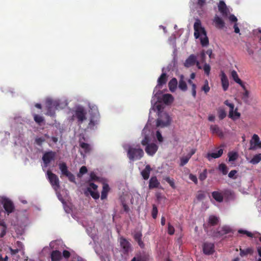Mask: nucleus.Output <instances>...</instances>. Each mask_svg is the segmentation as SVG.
<instances>
[{
	"mask_svg": "<svg viewBox=\"0 0 261 261\" xmlns=\"http://www.w3.org/2000/svg\"><path fill=\"white\" fill-rule=\"evenodd\" d=\"M65 176L68 177L70 181L73 183H76L75 176L72 173L69 172Z\"/></svg>",
	"mask_w": 261,
	"mask_h": 261,
	"instance_id": "49",
	"label": "nucleus"
},
{
	"mask_svg": "<svg viewBox=\"0 0 261 261\" xmlns=\"http://www.w3.org/2000/svg\"><path fill=\"white\" fill-rule=\"evenodd\" d=\"M165 179L171 187L175 188L174 182L173 179H171L169 177H166Z\"/></svg>",
	"mask_w": 261,
	"mask_h": 261,
	"instance_id": "56",
	"label": "nucleus"
},
{
	"mask_svg": "<svg viewBox=\"0 0 261 261\" xmlns=\"http://www.w3.org/2000/svg\"><path fill=\"white\" fill-rule=\"evenodd\" d=\"M120 245L121 247L125 251H128L130 248L129 243L124 238L120 239Z\"/></svg>",
	"mask_w": 261,
	"mask_h": 261,
	"instance_id": "31",
	"label": "nucleus"
},
{
	"mask_svg": "<svg viewBox=\"0 0 261 261\" xmlns=\"http://www.w3.org/2000/svg\"><path fill=\"white\" fill-rule=\"evenodd\" d=\"M144 154L143 149L138 145L137 147L129 146L127 151V157L132 161L140 160Z\"/></svg>",
	"mask_w": 261,
	"mask_h": 261,
	"instance_id": "2",
	"label": "nucleus"
},
{
	"mask_svg": "<svg viewBox=\"0 0 261 261\" xmlns=\"http://www.w3.org/2000/svg\"><path fill=\"white\" fill-rule=\"evenodd\" d=\"M110 191V187L107 184H104L101 193V199L104 200L107 198L108 192Z\"/></svg>",
	"mask_w": 261,
	"mask_h": 261,
	"instance_id": "25",
	"label": "nucleus"
},
{
	"mask_svg": "<svg viewBox=\"0 0 261 261\" xmlns=\"http://www.w3.org/2000/svg\"><path fill=\"white\" fill-rule=\"evenodd\" d=\"M250 150H255L256 148H261V141L259 140L258 136L256 134H254L250 141Z\"/></svg>",
	"mask_w": 261,
	"mask_h": 261,
	"instance_id": "10",
	"label": "nucleus"
},
{
	"mask_svg": "<svg viewBox=\"0 0 261 261\" xmlns=\"http://www.w3.org/2000/svg\"><path fill=\"white\" fill-rule=\"evenodd\" d=\"M63 256L65 258H68L70 256V253L69 251H67V250H64L63 252Z\"/></svg>",
	"mask_w": 261,
	"mask_h": 261,
	"instance_id": "61",
	"label": "nucleus"
},
{
	"mask_svg": "<svg viewBox=\"0 0 261 261\" xmlns=\"http://www.w3.org/2000/svg\"><path fill=\"white\" fill-rule=\"evenodd\" d=\"M205 197V195L204 193V192L200 191L198 192V193L196 195L197 199L199 200H203Z\"/></svg>",
	"mask_w": 261,
	"mask_h": 261,
	"instance_id": "47",
	"label": "nucleus"
},
{
	"mask_svg": "<svg viewBox=\"0 0 261 261\" xmlns=\"http://www.w3.org/2000/svg\"><path fill=\"white\" fill-rule=\"evenodd\" d=\"M45 140L43 137L37 138L35 139V143L39 146H41L42 143L45 142Z\"/></svg>",
	"mask_w": 261,
	"mask_h": 261,
	"instance_id": "55",
	"label": "nucleus"
},
{
	"mask_svg": "<svg viewBox=\"0 0 261 261\" xmlns=\"http://www.w3.org/2000/svg\"><path fill=\"white\" fill-rule=\"evenodd\" d=\"M90 179L92 180H97L98 179V177L96 176V175L94 172H91L90 175Z\"/></svg>",
	"mask_w": 261,
	"mask_h": 261,
	"instance_id": "62",
	"label": "nucleus"
},
{
	"mask_svg": "<svg viewBox=\"0 0 261 261\" xmlns=\"http://www.w3.org/2000/svg\"><path fill=\"white\" fill-rule=\"evenodd\" d=\"M0 201L3 205L6 213L9 215L14 211L15 206L13 202L9 198L0 197Z\"/></svg>",
	"mask_w": 261,
	"mask_h": 261,
	"instance_id": "6",
	"label": "nucleus"
},
{
	"mask_svg": "<svg viewBox=\"0 0 261 261\" xmlns=\"http://www.w3.org/2000/svg\"><path fill=\"white\" fill-rule=\"evenodd\" d=\"M237 173V171L236 170H233L230 171V172L228 173V177L229 178L236 179L237 177H234L235 174Z\"/></svg>",
	"mask_w": 261,
	"mask_h": 261,
	"instance_id": "57",
	"label": "nucleus"
},
{
	"mask_svg": "<svg viewBox=\"0 0 261 261\" xmlns=\"http://www.w3.org/2000/svg\"><path fill=\"white\" fill-rule=\"evenodd\" d=\"M88 191L90 193L91 196L95 199H97L99 197V194L98 192H94L92 191L90 188H88Z\"/></svg>",
	"mask_w": 261,
	"mask_h": 261,
	"instance_id": "43",
	"label": "nucleus"
},
{
	"mask_svg": "<svg viewBox=\"0 0 261 261\" xmlns=\"http://www.w3.org/2000/svg\"><path fill=\"white\" fill-rule=\"evenodd\" d=\"M189 178L192 181H193L195 184H197V182H198V180H197V177L196 176L193 175V174H190L189 175Z\"/></svg>",
	"mask_w": 261,
	"mask_h": 261,
	"instance_id": "58",
	"label": "nucleus"
},
{
	"mask_svg": "<svg viewBox=\"0 0 261 261\" xmlns=\"http://www.w3.org/2000/svg\"><path fill=\"white\" fill-rule=\"evenodd\" d=\"M210 129L213 134H217L219 136H223V134L217 125H212L210 126Z\"/></svg>",
	"mask_w": 261,
	"mask_h": 261,
	"instance_id": "28",
	"label": "nucleus"
},
{
	"mask_svg": "<svg viewBox=\"0 0 261 261\" xmlns=\"http://www.w3.org/2000/svg\"><path fill=\"white\" fill-rule=\"evenodd\" d=\"M224 103L229 107L230 110L229 113V117L232 119H234L233 116L234 105L232 103H230L228 100L224 101Z\"/></svg>",
	"mask_w": 261,
	"mask_h": 261,
	"instance_id": "30",
	"label": "nucleus"
},
{
	"mask_svg": "<svg viewBox=\"0 0 261 261\" xmlns=\"http://www.w3.org/2000/svg\"><path fill=\"white\" fill-rule=\"evenodd\" d=\"M221 83L222 88L224 91H226L229 86V82L227 79V76L225 75V74L224 72L222 73L221 75Z\"/></svg>",
	"mask_w": 261,
	"mask_h": 261,
	"instance_id": "20",
	"label": "nucleus"
},
{
	"mask_svg": "<svg viewBox=\"0 0 261 261\" xmlns=\"http://www.w3.org/2000/svg\"><path fill=\"white\" fill-rule=\"evenodd\" d=\"M142 234L141 231H136L134 234V239L137 242L139 246L141 248H143L145 246L142 240Z\"/></svg>",
	"mask_w": 261,
	"mask_h": 261,
	"instance_id": "18",
	"label": "nucleus"
},
{
	"mask_svg": "<svg viewBox=\"0 0 261 261\" xmlns=\"http://www.w3.org/2000/svg\"><path fill=\"white\" fill-rule=\"evenodd\" d=\"M210 90V88L208 86V82L207 80L205 81L204 85L202 87V90L204 91L205 93H207Z\"/></svg>",
	"mask_w": 261,
	"mask_h": 261,
	"instance_id": "53",
	"label": "nucleus"
},
{
	"mask_svg": "<svg viewBox=\"0 0 261 261\" xmlns=\"http://www.w3.org/2000/svg\"><path fill=\"white\" fill-rule=\"evenodd\" d=\"M203 70H204V73L207 75H209V74L210 73V71H211V67L208 64H207V63L204 64V66H203Z\"/></svg>",
	"mask_w": 261,
	"mask_h": 261,
	"instance_id": "51",
	"label": "nucleus"
},
{
	"mask_svg": "<svg viewBox=\"0 0 261 261\" xmlns=\"http://www.w3.org/2000/svg\"><path fill=\"white\" fill-rule=\"evenodd\" d=\"M205 2L206 0H197V5L199 7H202L205 4Z\"/></svg>",
	"mask_w": 261,
	"mask_h": 261,
	"instance_id": "64",
	"label": "nucleus"
},
{
	"mask_svg": "<svg viewBox=\"0 0 261 261\" xmlns=\"http://www.w3.org/2000/svg\"><path fill=\"white\" fill-rule=\"evenodd\" d=\"M61 257V253L58 250H54L51 253V261H59Z\"/></svg>",
	"mask_w": 261,
	"mask_h": 261,
	"instance_id": "26",
	"label": "nucleus"
},
{
	"mask_svg": "<svg viewBox=\"0 0 261 261\" xmlns=\"http://www.w3.org/2000/svg\"><path fill=\"white\" fill-rule=\"evenodd\" d=\"M196 62V56L193 54H192L185 61L184 63V66L187 68H189L192 66L194 65Z\"/></svg>",
	"mask_w": 261,
	"mask_h": 261,
	"instance_id": "13",
	"label": "nucleus"
},
{
	"mask_svg": "<svg viewBox=\"0 0 261 261\" xmlns=\"http://www.w3.org/2000/svg\"><path fill=\"white\" fill-rule=\"evenodd\" d=\"M160 185V182H159V181L157 179V177L155 176H152L149 179L148 186L149 189L158 188H159Z\"/></svg>",
	"mask_w": 261,
	"mask_h": 261,
	"instance_id": "16",
	"label": "nucleus"
},
{
	"mask_svg": "<svg viewBox=\"0 0 261 261\" xmlns=\"http://www.w3.org/2000/svg\"><path fill=\"white\" fill-rule=\"evenodd\" d=\"M150 139L148 136L145 135L143 139L141 141V144L143 146H147V144H149Z\"/></svg>",
	"mask_w": 261,
	"mask_h": 261,
	"instance_id": "50",
	"label": "nucleus"
},
{
	"mask_svg": "<svg viewBox=\"0 0 261 261\" xmlns=\"http://www.w3.org/2000/svg\"><path fill=\"white\" fill-rule=\"evenodd\" d=\"M223 153V149H219L217 152L208 153L206 157L208 160H210L211 158L217 159L221 156Z\"/></svg>",
	"mask_w": 261,
	"mask_h": 261,
	"instance_id": "21",
	"label": "nucleus"
},
{
	"mask_svg": "<svg viewBox=\"0 0 261 261\" xmlns=\"http://www.w3.org/2000/svg\"><path fill=\"white\" fill-rule=\"evenodd\" d=\"M261 161V154L259 153L253 156L250 161V163L255 165L258 164Z\"/></svg>",
	"mask_w": 261,
	"mask_h": 261,
	"instance_id": "37",
	"label": "nucleus"
},
{
	"mask_svg": "<svg viewBox=\"0 0 261 261\" xmlns=\"http://www.w3.org/2000/svg\"><path fill=\"white\" fill-rule=\"evenodd\" d=\"M238 232L239 233L245 234L247 235L248 237H250V238L255 237L253 233H252L251 232H249L247 230H246L239 229L238 230Z\"/></svg>",
	"mask_w": 261,
	"mask_h": 261,
	"instance_id": "44",
	"label": "nucleus"
},
{
	"mask_svg": "<svg viewBox=\"0 0 261 261\" xmlns=\"http://www.w3.org/2000/svg\"><path fill=\"white\" fill-rule=\"evenodd\" d=\"M218 9L223 17H227L228 13V10L226 7L225 3L220 1L218 5Z\"/></svg>",
	"mask_w": 261,
	"mask_h": 261,
	"instance_id": "14",
	"label": "nucleus"
},
{
	"mask_svg": "<svg viewBox=\"0 0 261 261\" xmlns=\"http://www.w3.org/2000/svg\"><path fill=\"white\" fill-rule=\"evenodd\" d=\"M178 88L183 91H186L188 89L185 77L182 74L180 75L179 76Z\"/></svg>",
	"mask_w": 261,
	"mask_h": 261,
	"instance_id": "19",
	"label": "nucleus"
},
{
	"mask_svg": "<svg viewBox=\"0 0 261 261\" xmlns=\"http://www.w3.org/2000/svg\"><path fill=\"white\" fill-rule=\"evenodd\" d=\"M163 100L165 103H169L173 101V98L171 94H165L163 96Z\"/></svg>",
	"mask_w": 261,
	"mask_h": 261,
	"instance_id": "35",
	"label": "nucleus"
},
{
	"mask_svg": "<svg viewBox=\"0 0 261 261\" xmlns=\"http://www.w3.org/2000/svg\"><path fill=\"white\" fill-rule=\"evenodd\" d=\"M232 232V230L228 226H224L221 227L220 230H218L216 233V237H221L225 234L229 233Z\"/></svg>",
	"mask_w": 261,
	"mask_h": 261,
	"instance_id": "17",
	"label": "nucleus"
},
{
	"mask_svg": "<svg viewBox=\"0 0 261 261\" xmlns=\"http://www.w3.org/2000/svg\"><path fill=\"white\" fill-rule=\"evenodd\" d=\"M34 120L36 123L39 125H41V123L44 122V118L43 117L40 116L37 114L33 115Z\"/></svg>",
	"mask_w": 261,
	"mask_h": 261,
	"instance_id": "34",
	"label": "nucleus"
},
{
	"mask_svg": "<svg viewBox=\"0 0 261 261\" xmlns=\"http://www.w3.org/2000/svg\"><path fill=\"white\" fill-rule=\"evenodd\" d=\"M87 171L88 170L87 167L86 166H83L80 168V172L79 173L77 174V176L79 177H81L82 175L86 173Z\"/></svg>",
	"mask_w": 261,
	"mask_h": 261,
	"instance_id": "52",
	"label": "nucleus"
},
{
	"mask_svg": "<svg viewBox=\"0 0 261 261\" xmlns=\"http://www.w3.org/2000/svg\"><path fill=\"white\" fill-rule=\"evenodd\" d=\"M213 198L217 202H221L223 200V196L222 194L218 191H214L212 193Z\"/></svg>",
	"mask_w": 261,
	"mask_h": 261,
	"instance_id": "29",
	"label": "nucleus"
},
{
	"mask_svg": "<svg viewBox=\"0 0 261 261\" xmlns=\"http://www.w3.org/2000/svg\"><path fill=\"white\" fill-rule=\"evenodd\" d=\"M192 79H189L188 80V84L192 86V95L194 98L196 97V85L192 81Z\"/></svg>",
	"mask_w": 261,
	"mask_h": 261,
	"instance_id": "36",
	"label": "nucleus"
},
{
	"mask_svg": "<svg viewBox=\"0 0 261 261\" xmlns=\"http://www.w3.org/2000/svg\"><path fill=\"white\" fill-rule=\"evenodd\" d=\"M228 157L229 162L234 161L237 159L238 154L236 152H230L228 153Z\"/></svg>",
	"mask_w": 261,
	"mask_h": 261,
	"instance_id": "41",
	"label": "nucleus"
},
{
	"mask_svg": "<svg viewBox=\"0 0 261 261\" xmlns=\"http://www.w3.org/2000/svg\"><path fill=\"white\" fill-rule=\"evenodd\" d=\"M240 254L241 256H243L247 254L252 255L254 252V250L252 248H247L246 249H240Z\"/></svg>",
	"mask_w": 261,
	"mask_h": 261,
	"instance_id": "32",
	"label": "nucleus"
},
{
	"mask_svg": "<svg viewBox=\"0 0 261 261\" xmlns=\"http://www.w3.org/2000/svg\"><path fill=\"white\" fill-rule=\"evenodd\" d=\"M79 144L80 146L84 150L85 153H89L91 151V147L89 144L82 142L81 140H80Z\"/></svg>",
	"mask_w": 261,
	"mask_h": 261,
	"instance_id": "27",
	"label": "nucleus"
},
{
	"mask_svg": "<svg viewBox=\"0 0 261 261\" xmlns=\"http://www.w3.org/2000/svg\"><path fill=\"white\" fill-rule=\"evenodd\" d=\"M87 112L82 107L77 108L75 111L73 117L75 118L79 124L82 123L86 120Z\"/></svg>",
	"mask_w": 261,
	"mask_h": 261,
	"instance_id": "7",
	"label": "nucleus"
},
{
	"mask_svg": "<svg viewBox=\"0 0 261 261\" xmlns=\"http://www.w3.org/2000/svg\"><path fill=\"white\" fill-rule=\"evenodd\" d=\"M229 20L231 22H236L238 21L237 18L233 14L230 15L229 16Z\"/></svg>",
	"mask_w": 261,
	"mask_h": 261,
	"instance_id": "60",
	"label": "nucleus"
},
{
	"mask_svg": "<svg viewBox=\"0 0 261 261\" xmlns=\"http://www.w3.org/2000/svg\"><path fill=\"white\" fill-rule=\"evenodd\" d=\"M203 253L206 255L213 254L215 251V245L213 243L205 242L203 245Z\"/></svg>",
	"mask_w": 261,
	"mask_h": 261,
	"instance_id": "11",
	"label": "nucleus"
},
{
	"mask_svg": "<svg viewBox=\"0 0 261 261\" xmlns=\"http://www.w3.org/2000/svg\"><path fill=\"white\" fill-rule=\"evenodd\" d=\"M194 36L195 38H200V43L202 46H206L209 43L208 37L206 36V32L201 27V21L197 19L194 24Z\"/></svg>",
	"mask_w": 261,
	"mask_h": 261,
	"instance_id": "1",
	"label": "nucleus"
},
{
	"mask_svg": "<svg viewBox=\"0 0 261 261\" xmlns=\"http://www.w3.org/2000/svg\"><path fill=\"white\" fill-rule=\"evenodd\" d=\"M168 80V76L166 73H162L158 79V84L156 88H161L164 85L166 84Z\"/></svg>",
	"mask_w": 261,
	"mask_h": 261,
	"instance_id": "15",
	"label": "nucleus"
},
{
	"mask_svg": "<svg viewBox=\"0 0 261 261\" xmlns=\"http://www.w3.org/2000/svg\"><path fill=\"white\" fill-rule=\"evenodd\" d=\"M175 229L174 227L170 223H168V233L170 235H173L174 233Z\"/></svg>",
	"mask_w": 261,
	"mask_h": 261,
	"instance_id": "54",
	"label": "nucleus"
},
{
	"mask_svg": "<svg viewBox=\"0 0 261 261\" xmlns=\"http://www.w3.org/2000/svg\"><path fill=\"white\" fill-rule=\"evenodd\" d=\"M205 58H206V56H205V52L203 50L200 53V59H201V61L202 62V63H204L205 62Z\"/></svg>",
	"mask_w": 261,
	"mask_h": 261,
	"instance_id": "59",
	"label": "nucleus"
},
{
	"mask_svg": "<svg viewBox=\"0 0 261 261\" xmlns=\"http://www.w3.org/2000/svg\"><path fill=\"white\" fill-rule=\"evenodd\" d=\"M190 159L187 155L180 158V166L182 167L186 165Z\"/></svg>",
	"mask_w": 261,
	"mask_h": 261,
	"instance_id": "46",
	"label": "nucleus"
},
{
	"mask_svg": "<svg viewBox=\"0 0 261 261\" xmlns=\"http://www.w3.org/2000/svg\"><path fill=\"white\" fill-rule=\"evenodd\" d=\"M46 108L47 109L46 115L51 117L55 116V109L60 108V102L59 100H53L48 98L45 101Z\"/></svg>",
	"mask_w": 261,
	"mask_h": 261,
	"instance_id": "4",
	"label": "nucleus"
},
{
	"mask_svg": "<svg viewBox=\"0 0 261 261\" xmlns=\"http://www.w3.org/2000/svg\"><path fill=\"white\" fill-rule=\"evenodd\" d=\"M151 170V168L150 165H147L145 166V169L141 171V174L144 179L147 180L149 178Z\"/></svg>",
	"mask_w": 261,
	"mask_h": 261,
	"instance_id": "22",
	"label": "nucleus"
},
{
	"mask_svg": "<svg viewBox=\"0 0 261 261\" xmlns=\"http://www.w3.org/2000/svg\"><path fill=\"white\" fill-rule=\"evenodd\" d=\"M207 177V170L204 169L202 172L200 173L199 176V179L201 181L204 180Z\"/></svg>",
	"mask_w": 261,
	"mask_h": 261,
	"instance_id": "48",
	"label": "nucleus"
},
{
	"mask_svg": "<svg viewBox=\"0 0 261 261\" xmlns=\"http://www.w3.org/2000/svg\"><path fill=\"white\" fill-rule=\"evenodd\" d=\"M218 114L219 118L220 120L223 119L226 116V113L224 109L219 108L218 110Z\"/></svg>",
	"mask_w": 261,
	"mask_h": 261,
	"instance_id": "42",
	"label": "nucleus"
},
{
	"mask_svg": "<svg viewBox=\"0 0 261 261\" xmlns=\"http://www.w3.org/2000/svg\"><path fill=\"white\" fill-rule=\"evenodd\" d=\"M231 76L234 81L238 84H240L241 83V80L239 77L238 74L236 71L232 70L231 72Z\"/></svg>",
	"mask_w": 261,
	"mask_h": 261,
	"instance_id": "38",
	"label": "nucleus"
},
{
	"mask_svg": "<svg viewBox=\"0 0 261 261\" xmlns=\"http://www.w3.org/2000/svg\"><path fill=\"white\" fill-rule=\"evenodd\" d=\"M92 112L93 110L91 109ZM99 118V115L97 110H93V114L91 116L90 121L88 125L87 128L90 129H94L95 126L98 123Z\"/></svg>",
	"mask_w": 261,
	"mask_h": 261,
	"instance_id": "8",
	"label": "nucleus"
},
{
	"mask_svg": "<svg viewBox=\"0 0 261 261\" xmlns=\"http://www.w3.org/2000/svg\"><path fill=\"white\" fill-rule=\"evenodd\" d=\"M177 81L175 77L172 78L168 83L169 90L171 92H174L177 88Z\"/></svg>",
	"mask_w": 261,
	"mask_h": 261,
	"instance_id": "24",
	"label": "nucleus"
},
{
	"mask_svg": "<svg viewBox=\"0 0 261 261\" xmlns=\"http://www.w3.org/2000/svg\"><path fill=\"white\" fill-rule=\"evenodd\" d=\"M56 154V152L53 151H47L44 153L42 160L45 167H47L51 161L54 160Z\"/></svg>",
	"mask_w": 261,
	"mask_h": 261,
	"instance_id": "9",
	"label": "nucleus"
},
{
	"mask_svg": "<svg viewBox=\"0 0 261 261\" xmlns=\"http://www.w3.org/2000/svg\"><path fill=\"white\" fill-rule=\"evenodd\" d=\"M46 174L47 178L53 189L56 191H58L60 188V181L58 176L50 170H48Z\"/></svg>",
	"mask_w": 261,
	"mask_h": 261,
	"instance_id": "5",
	"label": "nucleus"
},
{
	"mask_svg": "<svg viewBox=\"0 0 261 261\" xmlns=\"http://www.w3.org/2000/svg\"><path fill=\"white\" fill-rule=\"evenodd\" d=\"M214 22L215 26L219 29H222L224 28L225 23L223 19L217 15H216L214 17Z\"/></svg>",
	"mask_w": 261,
	"mask_h": 261,
	"instance_id": "23",
	"label": "nucleus"
},
{
	"mask_svg": "<svg viewBox=\"0 0 261 261\" xmlns=\"http://www.w3.org/2000/svg\"><path fill=\"white\" fill-rule=\"evenodd\" d=\"M156 108L159 112V118L156 120L157 126L164 127L169 126L171 122V117L167 113L160 112L161 106L158 105Z\"/></svg>",
	"mask_w": 261,
	"mask_h": 261,
	"instance_id": "3",
	"label": "nucleus"
},
{
	"mask_svg": "<svg viewBox=\"0 0 261 261\" xmlns=\"http://www.w3.org/2000/svg\"><path fill=\"white\" fill-rule=\"evenodd\" d=\"M156 138L159 142H162L163 140V138L160 132L159 131H157L156 133Z\"/></svg>",
	"mask_w": 261,
	"mask_h": 261,
	"instance_id": "63",
	"label": "nucleus"
},
{
	"mask_svg": "<svg viewBox=\"0 0 261 261\" xmlns=\"http://www.w3.org/2000/svg\"><path fill=\"white\" fill-rule=\"evenodd\" d=\"M218 219L215 216H211L208 218V223L212 226H215L218 224Z\"/></svg>",
	"mask_w": 261,
	"mask_h": 261,
	"instance_id": "40",
	"label": "nucleus"
},
{
	"mask_svg": "<svg viewBox=\"0 0 261 261\" xmlns=\"http://www.w3.org/2000/svg\"><path fill=\"white\" fill-rule=\"evenodd\" d=\"M59 169L61 170L62 174L65 176L69 172L65 163H60L59 164Z\"/></svg>",
	"mask_w": 261,
	"mask_h": 261,
	"instance_id": "33",
	"label": "nucleus"
},
{
	"mask_svg": "<svg viewBox=\"0 0 261 261\" xmlns=\"http://www.w3.org/2000/svg\"><path fill=\"white\" fill-rule=\"evenodd\" d=\"M158 146L155 143H152L149 144H147L145 148L146 152L151 156H153L157 151Z\"/></svg>",
	"mask_w": 261,
	"mask_h": 261,
	"instance_id": "12",
	"label": "nucleus"
},
{
	"mask_svg": "<svg viewBox=\"0 0 261 261\" xmlns=\"http://www.w3.org/2000/svg\"><path fill=\"white\" fill-rule=\"evenodd\" d=\"M218 169L223 175H226L228 173V168L225 164L221 163L219 165Z\"/></svg>",
	"mask_w": 261,
	"mask_h": 261,
	"instance_id": "39",
	"label": "nucleus"
},
{
	"mask_svg": "<svg viewBox=\"0 0 261 261\" xmlns=\"http://www.w3.org/2000/svg\"><path fill=\"white\" fill-rule=\"evenodd\" d=\"M158 208L155 204H153L152 205V210L151 212V215L153 219H156L158 215Z\"/></svg>",
	"mask_w": 261,
	"mask_h": 261,
	"instance_id": "45",
	"label": "nucleus"
}]
</instances>
